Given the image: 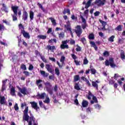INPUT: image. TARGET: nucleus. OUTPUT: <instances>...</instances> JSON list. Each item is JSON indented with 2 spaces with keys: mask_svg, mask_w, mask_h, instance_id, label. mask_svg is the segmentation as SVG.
Instances as JSON below:
<instances>
[{
  "mask_svg": "<svg viewBox=\"0 0 125 125\" xmlns=\"http://www.w3.org/2000/svg\"><path fill=\"white\" fill-rule=\"evenodd\" d=\"M92 85L93 86V87H95L97 90H98V84L96 83V82L92 81Z\"/></svg>",
  "mask_w": 125,
  "mask_h": 125,
  "instance_id": "obj_29",
  "label": "nucleus"
},
{
  "mask_svg": "<svg viewBox=\"0 0 125 125\" xmlns=\"http://www.w3.org/2000/svg\"><path fill=\"white\" fill-rule=\"evenodd\" d=\"M45 69H46L47 71L51 74H53L54 73V69L52 68V66L50 65V64H45Z\"/></svg>",
  "mask_w": 125,
  "mask_h": 125,
  "instance_id": "obj_9",
  "label": "nucleus"
},
{
  "mask_svg": "<svg viewBox=\"0 0 125 125\" xmlns=\"http://www.w3.org/2000/svg\"><path fill=\"white\" fill-rule=\"evenodd\" d=\"M79 83H80L79 82L76 83L74 85V89L78 91H80L82 89L81 87H80Z\"/></svg>",
  "mask_w": 125,
  "mask_h": 125,
  "instance_id": "obj_23",
  "label": "nucleus"
},
{
  "mask_svg": "<svg viewBox=\"0 0 125 125\" xmlns=\"http://www.w3.org/2000/svg\"><path fill=\"white\" fill-rule=\"evenodd\" d=\"M92 99L95 103H98V100H97V98H96L95 96L93 95Z\"/></svg>",
  "mask_w": 125,
  "mask_h": 125,
  "instance_id": "obj_48",
  "label": "nucleus"
},
{
  "mask_svg": "<svg viewBox=\"0 0 125 125\" xmlns=\"http://www.w3.org/2000/svg\"><path fill=\"white\" fill-rule=\"evenodd\" d=\"M115 83V81L113 80H110L109 81V84H114Z\"/></svg>",
  "mask_w": 125,
  "mask_h": 125,
  "instance_id": "obj_62",
  "label": "nucleus"
},
{
  "mask_svg": "<svg viewBox=\"0 0 125 125\" xmlns=\"http://www.w3.org/2000/svg\"><path fill=\"white\" fill-rule=\"evenodd\" d=\"M34 52H35L36 56H39V55L40 56V57H41V56H42V54H41V53L40 52H39V51H38V50H35Z\"/></svg>",
  "mask_w": 125,
  "mask_h": 125,
  "instance_id": "obj_43",
  "label": "nucleus"
},
{
  "mask_svg": "<svg viewBox=\"0 0 125 125\" xmlns=\"http://www.w3.org/2000/svg\"><path fill=\"white\" fill-rule=\"evenodd\" d=\"M11 94L13 96H14V95H15V88L12 87L11 88Z\"/></svg>",
  "mask_w": 125,
  "mask_h": 125,
  "instance_id": "obj_34",
  "label": "nucleus"
},
{
  "mask_svg": "<svg viewBox=\"0 0 125 125\" xmlns=\"http://www.w3.org/2000/svg\"><path fill=\"white\" fill-rule=\"evenodd\" d=\"M70 44L73 45V44H75V43H76V42L75 41V40L71 39L70 40Z\"/></svg>",
  "mask_w": 125,
  "mask_h": 125,
  "instance_id": "obj_64",
  "label": "nucleus"
},
{
  "mask_svg": "<svg viewBox=\"0 0 125 125\" xmlns=\"http://www.w3.org/2000/svg\"><path fill=\"white\" fill-rule=\"evenodd\" d=\"M83 64V65H86L88 64V60H87V59H86V58H85L84 59Z\"/></svg>",
  "mask_w": 125,
  "mask_h": 125,
  "instance_id": "obj_49",
  "label": "nucleus"
},
{
  "mask_svg": "<svg viewBox=\"0 0 125 125\" xmlns=\"http://www.w3.org/2000/svg\"><path fill=\"white\" fill-rule=\"evenodd\" d=\"M81 19H82V22L84 23L85 24L86 23V20H85V19L83 18V16H80Z\"/></svg>",
  "mask_w": 125,
  "mask_h": 125,
  "instance_id": "obj_50",
  "label": "nucleus"
},
{
  "mask_svg": "<svg viewBox=\"0 0 125 125\" xmlns=\"http://www.w3.org/2000/svg\"><path fill=\"white\" fill-rule=\"evenodd\" d=\"M29 112V107L26 106L23 111V115L22 116V121L23 122H28V125H38V123H36V118L34 117L32 113H30V117L28 114Z\"/></svg>",
  "mask_w": 125,
  "mask_h": 125,
  "instance_id": "obj_1",
  "label": "nucleus"
},
{
  "mask_svg": "<svg viewBox=\"0 0 125 125\" xmlns=\"http://www.w3.org/2000/svg\"><path fill=\"white\" fill-rule=\"evenodd\" d=\"M30 104L31 105V107L34 109V110H36L37 112H38V111H40V107L38 106V103L36 102H32L30 103Z\"/></svg>",
  "mask_w": 125,
  "mask_h": 125,
  "instance_id": "obj_8",
  "label": "nucleus"
},
{
  "mask_svg": "<svg viewBox=\"0 0 125 125\" xmlns=\"http://www.w3.org/2000/svg\"><path fill=\"white\" fill-rule=\"evenodd\" d=\"M71 57L74 59V60H76V59L77 58V56L75 55V54H71Z\"/></svg>",
  "mask_w": 125,
  "mask_h": 125,
  "instance_id": "obj_61",
  "label": "nucleus"
},
{
  "mask_svg": "<svg viewBox=\"0 0 125 125\" xmlns=\"http://www.w3.org/2000/svg\"><path fill=\"white\" fill-rule=\"evenodd\" d=\"M82 29L84 30L86 27H87V23H84L83 24H82Z\"/></svg>",
  "mask_w": 125,
  "mask_h": 125,
  "instance_id": "obj_58",
  "label": "nucleus"
},
{
  "mask_svg": "<svg viewBox=\"0 0 125 125\" xmlns=\"http://www.w3.org/2000/svg\"><path fill=\"white\" fill-rule=\"evenodd\" d=\"M75 32L76 33L77 37H81L82 33H83V30L82 29L81 25H77L76 29L75 30Z\"/></svg>",
  "mask_w": 125,
  "mask_h": 125,
  "instance_id": "obj_6",
  "label": "nucleus"
},
{
  "mask_svg": "<svg viewBox=\"0 0 125 125\" xmlns=\"http://www.w3.org/2000/svg\"><path fill=\"white\" fill-rule=\"evenodd\" d=\"M114 39H115V35H112L108 38V42H114Z\"/></svg>",
  "mask_w": 125,
  "mask_h": 125,
  "instance_id": "obj_37",
  "label": "nucleus"
},
{
  "mask_svg": "<svg viewBox=\"0 0 125 125\" xmlns=\"http://www.w3.org/2000/svg\"><path fill=\"white\" fill-rule=\"evenodd\" d=\"M23 74H24L25 76H26V77H28L29 76H30V72H29L28 71H23Z\"/></svg>",
  "mask_w": 125,
  "mask_h": 125,
  "instance_id": "obj_54",
  "label": "nucleus"
},
{
  "mask_svg": "<svg viewBox=\"0 0 125 125\" xmlns=\"http://www.w3.org/2000/svg\"><path fill=\"white\" fill-rule=\"evenodd\" d=\"M94 34L90 33L88 36L89 40H94Z\"/></svg>",
  "mask_w": 125,
  "mask_h": 125,
  "instance_id": "obj_40",
  "label": "nucleus"
},
{
  "mask_svg": "<svg viewBox=\"0 0 125 125\" xmlns=\"http://www.w3.org/2000/svg\"><path fill=\"white\" fill-rule=\"evenodd\" d=\"M90 71L92 75H95L97 73L96 69L93 68V66L91 64L90 65Z\"/></svg>",
  "mask_w": 125,
  "mask_h": 125,
  "instance_id": "obj_18",
  "label": "nucleus"
},
{
  "mask_svg": "<svg viewBox=\"0 0 125 125\" xmlns=\"http://www.w3.org/2000/svg\"><path fill=\"white\" fill-rule=\"evenodd\" d=\"M54 90L55 92H57V90H58V86L57 85V84H56L54 87Z\"/></svg>",
  "mask_w": 125,
  "mask_h": 125,
  "instance_id": "obj_59",
  "label": "nucleus"
},
{
  "mask_svg": "<svg viewBox=\"0 0 125 125\" xmlns=\"http://www.w3.org/2000/svg\"><path fill=\"white\" fill-rule=\"evenodd\" d=\"M18 88L19 90L20 91V92H21L22 94H23V95H27V94H28V91L26 87H23L22 88H21V87L18 86Z\"/></svg>",
  "mask_w": 125,
  "mask_h": 125,
  "instance_id": "obj_10",
  "label": "nucleus"
},
{
  "mask_svg": "<svg viewBox=\"0 0 125 125\" xmlns=\"http://www.w3.org/2000/svg\"><path fill=\"white\" fill-rule=\"evenodd\" d=\"M41 59L43 61V62H44V63H47V61L46 59H45V58L44 56H41Z\"/></svg>",
  "mask_w": 125,
  "mask_h": 125,
  "instance_id": "obj_44",
  "label": "nucleus"
},
{
  "mask_svg": "<svg viewBox=\"0 0 125 125\" xmlns=\"http://www.w3.org/2000/svg\"><path fill=\"white\" fill-rule=\"evenodd\" d=\"M21 69H22V70H23L24 71H26V70H27V66H26V65L22 63L21 66Z\"/></svg>",
  "mask_w": 125,
  "mask_h": 125,
  "instance_id": "obj_38",
  "label": "nucleus"
},
{
  "mask_svg": "<svg viewBox=\"0 0 125 125\" xmlns=\"http://www.w3.org/2000/svg\"><path fill=\"white\" fill-rule=\"evenodd\" d=\"M6 88H5V85H2V87H1V91L2 92H3L4 90H5Z\"/></svg>",
  "mask_w": 125,
  "mask_h": 125,
  "instance_id": "obj_63",
  "label": "nucleus"
},
{
  "mask_svg": "<svg viewBox=\"0 0 125 125\" xmlns=\"http://www.w3.org/2000/svg\"><path fill=\"white\" fill-rule=\"evenodd\" d=\"M65 58L64 56H62L60 59V62H62V64L64 63V62L65 61Z\"/></svg>",
  "mask_w": 125,
  "mask_h": 125,
  "instance_id": "obj_46",
  "label": "nucleus"
},
{
  "mask_svg": "<svg viewBox=\"0 0 125 125\" xmlns=\"http://www.w3.org/2000/svg\"><path fill=\"white\" fill-rule=\"evenodd\" d=\"M6 103V101L5 100V97L4 96H0V104L1 105H4Z\"/></svg>",
  "mask_w": 125,
  "mask_h": 125,
  "instance_id": "obj_15",
  "label": "nucleus"
},
{
  "mask_svg": "<svg viewBox=\"0 0 125 125\" xmlns=\"http://www.w3.org/2000/svg\"><path fill=\"white\" fill-rule=\"evenodd\" d=\"M91 1H92V0H88L87 2L85 1H83L82 4L83 5L85 4V8L87 9L91 5Z\"/></svg>",
  "mask_w": 125,
  "mask_h": 125,
  "instance_id": "obj_11",
  "label": "nucleus"
},
{
  "mask_svg": "<svg viewBox=\"0 0 125 125\" xmlns=\"http://www.w3.org/2000/svg\"><path fill=\"white\" fill-rule=\"evenodd\" d=\"M106 3V0H95V2L92 3V5H94L95 8L100 7L103 6Z\"/></svg>",
  "mask_w": 125,
  "mask_h": 125,
  "instance_id": "obj_4",
  "label": "nucleus"
},
{
  "mask_svg": "<svg viewBox=\"0 0 125 125\" xmlns=\"http://www.w3.org/2000/svg\"><path fill=\"white\" fill-rule=\"evenodd\" d=\"M42 81L41 79L36 81V84L38 86L39 88H42Z\"/></svg>",
  "mask_w": 125,
  "mask_h": 125,
  "instance_id": "obj_17",
  "label": "nucleus"
},
{
  "mask_svg": "<svg viewBox=\"0 0 125 125\" xmlns=\"http://www.w3.org/2000/svg\"><path fill=\"white\" fill-rule=\"evenodd\" d=\"M3 23H5L6 25H8V26H10L11 24H10V22L9 21H7L6 20H3Z\"/></svg>",
  "mask_w": 125,
  "mask_h": 125,
  "instance_id": "obj_51",
  "label": "nucleus"
},
{
  "mask_svg": "<svg viewBox=\"0 0 125 125\" xmlns=\"http://www.w3.org/2000/svg\"><path fill=\"white\" fill-rule=\"evenodd\" d=\"M55 72L56 75H57V76H60V70H59V69L57 67L55 69Z\"/></svg>",
  "mask_w": 125,
  "mask_h": 125,
  "instance_id": "obj_35",
  "label": "nucleus"
},
{
  "mask_svg": "<svg viewBox=\"0 0 125 125\" xmlns=\"http://www.w3.org/2000/svg\"><path fill=\"white\" fill-rule=\"evenodd\" d=\"M120 57H121L122 60H125V51L123 50H122L121 51Z\"/></svg>",
  "mask_w": 125,
  "mask_h": 125,
  "instance_id": "obj_24",
  "label": "nucleus"
},
{
  "mask_svg": "<svg viewBox=\"0 0 125 125\" xmlns=\"http://www.w3.org/2000/svg\"><path fill=\"white\" fill-rule=\"evenodd\" d=\"M110 55V53L108 52V51H104L103 53V56L104 57H108Z\"/></svg>",
  "mask_w": 125,
  "mask_h": 125,
  "instance_id": "obj_36",
  "label": "nucleus"
},
{
  "mask_svg": "<svg viewBox=\"0 0 125 125\" xmlns=\"http://www.w3.org/2000/svg\"><path fill=\"white\" fill-rule=\"evenodd\" d=\"M41 74L44 77V78H47L48 76H49V73L47 72H45V71L43 70L40 71Z\"/></svg>",
  "mask_w": 125,
  "mask_h": 125,
  "instance_id": "obj_19",
  "label": "nucleus"
},
{
  "mask_svg": "<svg viewBox=\"0 0 125 125\" xmlns=\"http://www.w3.org/2000/svg\"><path fill=\"white\" fill-rule=\"evenodd\" d=\"M80 80H81V78L80 77V75H75L73 77L74 83H77V82L80 81Z\"/></svg>",
  "mask_w": 125,
  "mask_h": 125,
  "instance_id": "obj_21",
  "label": "nucleus"
},
{
  "mask_svg": "<svg viewBox=\"0 0 125 125\" xmlns=\"http://www.w3.org/2000/svg\"><path fill=\"white\" fill-rule=\"evenodd\" d=\"M59 38H60V39H63V38H64V33H61L59 35Z\"/></svg>",
  "mask_w": 125,
  "mask_h": 125,
  "instance_id": "obj_56",
  "label": "nucleus"
},
{
  "mask_svg": "<svg viewBox=\"0 0 125 125\" xmlns=\"http://www.w3.org/2000/svg\"><path fill=\"white\" fill-rule=\"evenodd\" d=\"M11 8L14 13V14L12 15L13 21H17V20H18L17 15H18L20 18L21 17V14H22L21 10H18L19 8L18 6H12Z\"/></svg>",
  "mask_w": 125,
  "mask_h": 125,
  "instance_id": "obj_2",
  "label": "nucleus"
},
{
  "mask_svg": "<svg viewBox=\"0 0 125 125\" xmlns=\"http://www.w3.org/2000/svg\"><path fill=\"white\" fill-rule=\"evenodd\" d=\"M29 17L30 18V20H34V12H33V11H30Z\"/></svg>",
  "mask_w": 125,
  "mask_h": 125,
  "instance_id": "obj_32",
  "label": "nucleus"
},
{
  "mask_svg": "<svg viewBox=\"0 0 125 125\" xmlns=\"http://www.w3.org/2000/svg\"><path fill=\"white\" fill-rule=\"evenodd\" d=\"M49 20H51L52 24L54 26H56V21L52 17L49 18Z\"/></svg>",
  "mask_w": 125,
  "mask_h": 125,
  "instance_id": "obj_31",
  "label": "nucleus"
},
{
  "mask_svg": "<svg viewBox=\"0 0 125 125\" xmlns=\"http://www.w3.org/2000/svg\"><path fill=\"white\" fill-rule=\"evenodd\" d=\"M2 8H1V10L2 11H4L5 13H8V8H7V6H6V5L4 3L2 4Z\"/></svg>",
  "mask_w": 125,
  "mask_h": 125,
  "instance_id": "obj_13",
  "label": "nucleus"
},
{
  "mask_svg": "<svg viewBox=\"0 0 125 125\" xmlns=\"http://www.w3.org/2000/svg\"><path fill=\"white\" fill-rule=\"evenodd\" d=\"M47 49H48V50H51L52 52H53V51L56 49V48L54 45L50 46V45H48L47 46Z\"/></svg>",
  "mask_w": 125,
  "mask_h": 125,
  "instance_id": "obj_20",
  "label": "nucleus"
},
{
  "mask_svg": "<svg viewBox=\"0 0 125 125\" xmlns=\"http://www.w3.org/2000/svg\"><path fill=\"white\" fill-rule=\"evenodd\" d=\"M44 84L45 86L46 91H47L50 95H52V94H53V91L51 89V87H52L51 83L49 82H46L44 83Z\"/></svg>",
  "mask_w": 125,
  "mask_h": 125,
  "instance_id": "obj_5",
  "label": "nucleus"
},
{
  "mask_svg": "<svg viewBox=\"0 0 125 125\" xmlns=\"http://www.w3.org/2000/svg\"><path fill=\"white\" fill-rule=\"evenodd\" d=\"M5 30V27L3 24H0V31H4Z\"/></svg>",
  "mask_w": 125,
  "mask_h": 125,
  "instance_id": "obj_47",
  "label": "nucleus"
},
{
  "mask_svg": "<svg viewBox=\"0 0 125 125\" xmlns=\"http://www.w3.org/2000/svg\"><path fill=\"white\" fill-rule=\"evenodd\" d=\"M21 34H22L24 38L25 39H30V34L29 33L25 32V30L21 33Z\"/></svg>",
  "mask_w": 125,
  "mask_h": 125,
  "instance_id": "obj_16",
  "label": "nucleus"
},
{
  "mask_svg": "<svg viewBox=\"0 0 125 125\" xmlns=\"http://www.w3.org/2000/svg\"><path fill=\"white\" fill-rule=\"evenodd\" d=\"M45 96V93H42V94L38 93L36 95V98L37 99H44Z\"/></svg>",
  "mask_w": 125,
  "mask_h": 125,
  "instance_id": "obj_14",
  "label": "nucleus"
},
{
  "mask_svg": "<svg viewBox=\"0 0 125 125\" xmlns=\"http://www.w3.org/2000/svg\"><path fill=\"white\" fill-rule=\"evenodd\" d=\"M125 40V39L124 38H120L118 39V43H120V44H123L124 43V41Z\"/></svg>",
  "mask_w": 125,
  "mask_h": 125,
  "instance_id": "obj_42",
  "label": "nucleus"
},
{
  "mask_svg": "<svg viewBox=\"0 0 125 125\" xmlns=\"http://www.w3.org/2000/svg\"><path fill=\"white\" fill-rule=\"evenodd\" d=\"M22 39L21 38L19 39L18 40V46L20 47L21 46V43L22 42Z\"/></svg>",
  "mask_w": 125,
  "mask_h": 125,
  "instance_id": "obj_55",
  "label": "nucleus"
},
{
  "mask_svg": "<svg viewBox=\"0 0 125 125\" xmlns=\"http://www.w3.org/2000/svg\"><path fill=\"white\" fill-rule=\"evenodd\" d=\"M62 13L64 15H65L66 13H67V14H68V15H70V14H71V12H70V9H69V8H67V9L64 8V9L62 11Z\"/></svg>",
  "mask_w": 125,
  "mask_h": 125,
  "instance_id": "obj_26",
  "label": "nucleus"
},
{
  "mask_svg": "<svg viewBox=\"0 0 125 125\" xmlns=\"http://www.w3.org/2000/svg\"><path fill=\"white\" fill-rule=\"evenodd\" d=\"M115 31H118V32H122L123 31V27L122 25L120 24L119 25L117 26L115 28Z\"/></svg>",
  "mask_w": 125,
  "mask_h": 125,
  "instance_id": "obj_25",
  "label": "nucleus"
},
{
  "mask_svg": "<svg viewBox=\"0 0 125 125\" xmlns=\"http://www.w3.org/2000/svg\"><path fill=\"white\" fill-rule=\"evenodd\" d=\"M28 16L29 15L28 14L27 11H24L22 13V20H23V21H26V20L28 19Z\"/></svg>",
  "mask_w": 125,
  "mask_h": 125,
  "instance_id": "obj_12",
  "label": "nucleus"
},
{
  "mask_svg": "<svg viewBox=\"0 0 125 125\" xmlns=\"http://www.w3.org/2000/svg\"><path fill=\"white\" fill-rule=\"evenodd\" d=\"M64 27L66 28V29L67 30V31H69L70 33H72V28H71V26H70L69 24H67V26L64 25Z\"/></svg>",
  "mask_w": 125,
  "mask_h": 125,
  "instance_id": "obj_39",
  "label": "nucleus"
},
{
  "mask_svg": "<svg viewBox=\"0 0 125 125\" xmlns=\"http://www.w3.org/2000/svg\"><path fill=\"white\" fill-rule=\"evenodd\" d=\"M70 40H65V41H63L62 42V44L61 45V48L62 49H65L66 48V49H68L69 48V45L67 44L68 43V42H69Z\"/></svg>",
  "mask_w": 125,
  "mask_h": 125,
  "instance_id": "obj_7",
  "label": "nucleus"
},
{
  "mask_svg": "<svg viewBox=\"0 0 125 125\" xmlns=\"http://www.w3.org/2000/svg\"><path fill=\"white\" fill-rule=\"evenodd\" d=\"M49 102H50V100L49 99V98L48 97L46 98V99L45 100V101H44V103H46L47 104H48Z\"/></svg>",
  "mask_w": 125,
  "mask_h": 125,
  "instance_id": "obj_52",
  "label": "nucleus"
},
{
  "mask_svg": "<svg viewBox=\"0 0 125 125\" xmlns=\"http://www.w3.org/2000/svg\"><path fill=\"white\" fill-rule=\"evenodd\" d=\"M76 46H77V48H76V50L77 52L82 51V48L81 47V46H80L78 44H77Z\"/></svg>",
  "mask_w": 125,
  "mask_h": 125,
  "instance_id": "obj_45",
  "label": "nucleus"
},
{
  "mask_svg": "<svg viewBox=\"0 0 125 125\" xmlns=\"http://www.w3.org/2000/svg\"><path fill=\"white\" fill-rule=\"evenodd\" d=\"M104 65L108 66L110 65L111 68H115V67H117V65L115 64L113 58H109L108 60H106L104 62Z\"/></svg>",
  "mask_w": 125,
  "mask_h": 125,
  "instance_id": "obj_3",
  "label": "nucleus"
},
{
  "mask_svg": "<svg viewBox=\"0 0 125 125\" xmlns=\"http://www.w3.org/2000/svg\"><path fill=\"white\" fill-rule=\"evenodd\" d=\"M90 44L92 45V46L93 47H94V49L96 50V51H97L98 50V47H97V46H96V44H95V43L93 42H90Z\"/></svg>",
  "mask_w": 125,
  "mask_h": 125,
  "instance_id": "obj_27",
  "label": "nucleus"
},
{
  "mask_svg": "<svg viewBox=\"0 0 125 125\" xmlns=\"http://www.w3.org/2000/svg\"><path fill=\"white\" fill-rule=\"evenodd\" d=\"M80 42H81L83 44H85L86 43V39H85L84 37L80 39Z\"/></svg>",
  "mask_w": 125,
  "mask_h": 125,
  "instance_id": "obj_33",
  "label": "nucleus"
},
{
  "mask_svg": "<svg viewBox=\"0 0 125 125\" xmlns=\"http://www.w3.org/2000/svg\"><path fill=\"white\" fill-rule=\"evenodd\" d=\"M82 105L83 108H85V107H87V106H88V102L87 101L83 100Z\"/></svg>",
  "mask_w": 125,
  "mask_h": 125,
  "instance_id": "obj_22",
  "label": "nucleus"
},
{
  "mask_svg": "<svg viewBox=\"0 0 125 125\" xmlns=\"http://www.w3.org/2000/svg\"><path fill=\"white\" fill-rule=\"evenodd\" d=\"M37 38L38 39H40V40H45L46 39V36L40 35H38L37 36Z\"/></svg>",
  "mask_w": 125,
  "mask_h": 125,
  "instance_id": "obj_30",
  "label": "nucleus"
},
{
  "mask_svg": "<svg viewBox=\"0 0 125 125\" xmlns=\"http://www.w3.org/2000/svg\"><path fill=\"white\" fill-rule=\"evenodd\" d=\"M74 62H75V64L76 65V66H80V65H81V64H80L81 62H79L76 60H74Z\"/></svg>",
  "mask_w": 125,
  "mask_h": 125,
  "instance_id": "obj_57",
  "label": "nucleus"
},
{
  "mask_svg": "<svg viewBox=\"0 0 125 125\" xmlns=\"http://www.w3.org/2000/svg\"><path fill=\"white\" fill-rule=\"evenodd\" d=\"M99 22L102 24V26H106V25H107V22L106 21H102L101 19L99 20Z\"/></svg>",
  "mask_w": 125,
  "mask_h": 125,
  "instance_id": "obj_41",
  "label": "nucleus"
},
{
  "mask_svg": "<svg viewBox=\"0 0 125 125\" xmlns=\"http://www.w3.org/2000/svg\"><path fill=\"white\" fill-rule=\"evenodd\" d=\"M15 111H18L19 110V107H18V104H16L14 107Z\"/></svg>",
  "mask_w": 125,
  "mask_h": 125,
  "instance_id": "obj_53",
  "label": "nucleus"
},
{
  "mask_svg": "<svg viewBox=\"0 0 125 125\" xmlns=\"http://www.w3.org/2000/svg\"><path fill=\"white\" fill-rule=\"evenodd\" d=\"M19 29L21 30V33H22L23 31H25L24 30V26L21 23H20L18 25Z\"/></svg>",
  "mask_w": 125,
  "mask_h": 125,
  "instance_id": "obj_28",
  "label": "nucleus"
},
{
  "mask_svg": "<svg viewBox=\"0 0 125 125\" xmlns=\"http://www.w3.org/2000/svg\"><path fill=\"white\" fill-rule=\"evenodd\" d=\"M94 14V16H96V17L99 16V15L100 14V12L96 11V12H95Z\"/></svg>",
  "mask_w": 125,
  "mask_h": 125,
  "instance_id": "obj_60",
  "label": "nucleus"
}]
</instances>
